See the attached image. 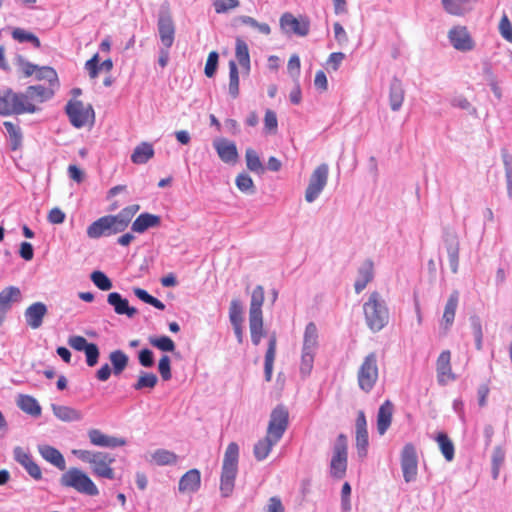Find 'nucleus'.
<instances>
[{
    "mask_svg": "<svg viewBox=\"0 0 512 512\" xmlns=\"http://www.w3.org/2000/svg\"><path fill=\"white\" fill-rule=\"evenodd\" d=\"M21 93H15L11 89L0 92V115H20L23 113H35L38 109L33 103H24Z\"/></svg>",
    "mask_w": 512,
    "mask_h": 512,
    "instance_id": "423d86ee",
    "label": "nucleus"
},
{
    "mask_svg": "<svg viewBox=\"0 0 512 512\" xmlns=\"http://www.w3.org/2000/svg\"><path fill=\"white\" fill-rule=\"evenodd\" d=\"M161 223V218L158 215L150 213L140 214L132 223L131 229L136 233H144L149 228L157 227Z\"/></svg>",
    "mask_w": 512,
    "mask_h": 512,
    "instance_id": "7c9ffc66",
    "label": "nucleus"
},
{
    "mask_svg": "<svg viewBox=\"0 0 512 512\" xmlns=\"http://www.w3.org/2000/svg\"><path fill=\"white\" fill-rule=\"evenodd\" d=\"M279 441H274L268 435H266L263 439L259 440L254 445V456L258 461H262L267 458L269 453L271 452L273 446H275Z\"/></svg>",
    "mask_w": 512,
    "mask_h": 512,
    "instance_id": "a19ab883",
    "label": "nucleus"
},
{
    "mask_svg": "<svg viewBox=\"0 0 512 512\" xmlns=\"http://www.w3.org/2000/svg\"><path fill=\"white\" fill-rule=\"evenodd\" d=\"M368 445V431L356 432V449L359 458L363 459L367 456Z\"/></svg>",
    "mask_w": 512,
    "mask_h": 512,
    "instance_id": "052dcab7",
    "label": "nucleus"
},
{
    "mask_svg": "<svg viewBox=\"0 0 512 512\" xmlns=\"http://www.w3.org/2000/svg\"><path fill=\"white\" fill-rule=\"evenodd\" d=\"M264 303V288L257 285L251 294L249 316H263L262 305Z\"/></svg>",
    "mask_w": 512,
    "mask_h": 512,
    "instance_id": "58836bf2",
    "label": "nucleus"
},
{
    "mask_svg": "<svg viewBox=\"0 0 512 512\" xmlns=\"http://www.w3.org/2000/svg\"><path fill=\"white\" fill-rule=\"evenodd\" d=\"M237 20L244 25L256 29L259 33L263 35H269L271 33V28L267 23H260L251 16L242 15L239 16Z\"/></svg>",
    "mask_w": 512,
    "mask_h": 512,
    "instance_id": "5fc2aeb1",
    "label": "nucleus"
},
{
    "mask_svg": "<svg viewBox=\"0 0 512 512\" xmlns=\"http://www.w3.org/2000/svg\"><path fill=\"white\" fill-rule=\"evenodd\" d=\"M329 166L326 163L318 165L309 178L305 190V200L313 203L322 193L328 182Z\"/></svg>",
    "mask_w": 512,
    "mask_h": 512,
    "instance_id": "1a4fd4ad",
    "label": "nucleus"
},
{
    "mask_svg": "<svg viewBox=\"0 0 512 512\" xmlns=\"http://www.w3.org/2000/svg\"><path fill=\"white\" fill-rule=\"evenodd\" d=\"M238 457L239 447L235 442H231L226 448L222 465L220 491L223 497H228L233 492L238 470Z\"/></svg>",
    "mask_w": 512,
    "mask_h": 512,
    "instance_id": "7ed1b4c3",
    "label": "nucleus"
},
{
    "mask_svg": "<svg viewBox=\"0 0 512 512\" xmlns=\"http://www.w3.org/2000/svg\"><path fill=\"white\" fill-rule=\"evenodd\" d=\"M17 65L21 68L25 77H30L35 74L37 65L27 61L23 56L18 55L16 58Z\"/></svg>",
    "mask_w": 512,
    "mask_h": 512,
    "instance_id": "774afa93",
    "label": "nucleus"
},
{
    "mask_svg": "<svg viewBox=\"0 0 512 512\" xmlns=\"http://www.w3.org/2000/svg\"><path fill=\"white\" fill-rule=\"evenodd\" d=\"M448 38L452 46L459 51H470L474 47L466 27L457 26L452 28L448 33Z\"/></svg>",
    "mask_w": 512,
    "mask_h": 512,
    "instance_id": "dca6fc26",
    "label": "nucleus"
},
{
    "mask_svg": "<svg viewBox=\"0 0 512 512\" xmlns=\"http://www.w3.org/2000/svg\"><path fill=\"white\" fill-rule=\"evenodd\" d=\"M249 328L251 341L255 346H258L262 336L264 335L263 316H249Z\"/></svg>",
    "mask_w": 512,
    "mask_h": 512,
    "instance_id": "37998d69",
    "label": "nucleus"
},
{
    "mask_svg": "<svg viewBox=\"0 0 512 512\" xmlns=\"http://www.w3.org/2000/svg\"><path fill=\"white\" fill-rule=\"evenodd\" d=\"M444 244L448 255L451 271L456 274L459 268L460 243L455 232H448L444 236Z\"/></svg>",
    "mask_w": 512,
    "mask_h": 512,
    "instance_id": "a211bd4d",
    "label": "nucleus"
},
{
    "mask_svg": "<svg viewBox=\"0 0 512 512\" xmlns=\"http://www.w3.org/2000/svg\"><path fill=\"white\" fill-rule=\"evenodd\" d=\"M229 94L234 99L239 95V72L234 60L229 61Z\"/></svg>",
    "mask_w": 512,
    "mask_h": 512,
    "instance_id": "09e8293b",
    "label": "nucleus"
},
{
    "mask_svg": "<svg viewBox=\"0 0 512 512\" xmlns=\"http://www.w3.org/2000/svg\"><path fill=\"white\" fill-rule=\"evenodd\" d=\"M318 329L314 322H309L304 331L300 373L306 377L312 369L314 357L318 349Z\"/></svg>",
    "mask_w": 512,
    "mask_h": 512,
    "instance_id": "20e7f679",
    "label": "nucleus"
},
{
    "mask_svg": "<svg viewBox=\"0 0 512 512\" xmlns=\"http://www.w3.org/2000/svg\"><path fill=\"white\" fill-rule=\"evenodd\" d=\"M245 158H246L247 168L250 171L257 172V173L264 171V167L260 161V158L254 149H252V148L246 149Z\"/></svg>",
    "mask_w": 512,
    "mask_h": 512,
    "instance_id": "864d4df0",
    "label": "nucleus"
},
{
    "mask_svg": "<svg viewBox=\"0 0 512 512\" xmlns=\"http://www.w3.org/2000/svg\"><path fill=\"white\" fill-rule=\"evenodd\" d=\"M235 182H236L237 188L243 193L252 195L256 192L252 178L246 173L239 174L236 177Z\"/></svg>",
    "mask_w": 512,
    "mask_h": 512,
    "instance_id": "6e6d98bb",
    "label": "nucleus"
},
{
    "mask_svg": "<svg viewBox=\"0 0 512 512\" xmlns=\"http://www.w3.org/2000/svg\"><path fill=\"white\" fill-rule=\"evenodd\" d=\"M393 404L386 400L380 407L377 413V431L379 435H384L389 429L392 422Z\"/></svg>",
    "mask_w": 512,
    "mask_h": 512,
    "instance_id": "c85d7f7f",
    "label": "nucleus"
},
{
    "mask_svg": "<svg viewBox=\"0 0 512 512\" xmlns=\"http://www.w3.org/2000/svg\"><path fill=\"white\" fill-rule=\"evenodd\" d=\"M35 76L38 80H47L51 85L56 83L58 80L56 71L48 66H37Z\"/></svg>",
    "mask_w": 512,
    "mask_h": 512,
    "instance_id": "bf43d9fd",
    "label": "nucleus"
},
{
    "mask_svg": "<svg viewBox=\"0 0 512 512\" xmlns=\"http://www.w3.org/2000/svg\"><path fill=\"white\" fill-rule=\"evenodd\" d=\"M88 437L90 443L98 447L116 448L126 444V440L124 438L106 435L99 429H90L88 431Z\"/></svg>",
    "mask_w": 512,
    "mask_h": 512,
    "instance_id": "aec40b11",
    "label": "nucleus"
},
{
    "mask_svg": "<svg viewBox=\"0 0 512 512\" xmlns=\"http://www.w3.org/2000/svg\"><path fill=\"white\" fill-rule=\"evenodd\" d=\"M107 302L114 309V312L118 315H125L128 318H133L137 314V309L131 307L126 298L118 292H111L107 296Z\"/></svg>",
    "mask_w": 512,
    "mask_h": 512,
    "instance_id": "5701e85b",
    "label": "nucleus"
},
{
    "mask_svg": "<svg viewBox=\"0 0 512 512\" xmlns=\"http://www.w3.org/2000/svg\"><path fill=\"white\" fill-rule=\"evenodd\" d=\"M158 382V377L154 373L141 371L136 383L133 384V388L137 391L145 388L153 389Z\"/></svg>",
    "mask_w": 512,
    "mask_h": 512,
    "instance_id": "8fccbe9b",
    "label": "nucleus"
},
{
    "mask_svg": "<svg viewBox=\"0 0 512 512\" xmlns=\"http://www.w3.org/2000/svg\"><path fill=\"white\" fill-rule=\"evenodd\" d=\"M445 11L460 16L469 11L476 0H441Z\"/></svg>",
    "mask_w": 512,
    "mask_h": 512,
    "instance_id": "473e14b6",
    "label": "nucleus"
},
{
    "mask_svg": "<svg viewBox=\"0 0 512 512\" xmlns=\"http://www.w3.org/2000/svg\"><path fill=\"white\" fill-rule=\"evenodd\" d=\"M506 452L505 449L501 446H496L492 452L491 456V474L493 479H497L499 477V473L501 467L505 461Z\"/></svg>",
    "mask_w": 512,
    "mask_h": 512,
    "instance_id": "c03bdc74",
    "label": "nucleus"
},
{
    "mask_svg": "<svg viewBox=\"0 0 512 512\" xmlns=\"http://www.w3.org/2000/svg\"><path fill=\"white\" fill-rule=\"evenodd\" d=\"M17 405L22 411L31 416L38 417L41 415V406L38 401L30 395H19Z\"/></svg>",
    "mask_w": 512,
    "mask_h": 512,
    "instance_id": "e433bc0d",
    "label": "nucleus"
},
{
    "mask_svg": "<svg viewBox=\"0 0 512 512\" xmlns=\"http://www.w3.org/2000/svg\"><path fill=\"white\" fill-rule=\"evenodd\" d=\"M86 356V364L89 367H94L99 360L100 351L95 343H91L88 348L84 351Z\"/></svg>",
    "mask_w": 512,
    "mask_h": 512,
    "instance_id": "e2e57ef3",
    "label": "nucleus"
},
{
    "mask_svg": "<svg viewBox=\"0 0 512 512\" xmlns=\"http://www.w3.org/2000/svg\"><path fill=\"white\" fill-rule=\"evenodd\" d=\"M154 156V149L152 144L142 142L137 145L131 155V161L134 164H145Z\"/></svg>",
    "mask_w": 512,
    "mask_h": 512,
    "instance_id": "f704fd0d",
    "label": "nucleus"
},
{
    "mask_svg": "<svg viewBox=\"0 0 512 512\" xmlns=\"http://www.w3.org/2000/svg\"><path fill=\"white\" fill-rule=\"evenodd\" d=\"M51 409L54 416L63 422H78L83 419L82 412L70 406L53 403Z\"/></svg>",
    "mask_w": 512,
    "mask_h": 512,
    "instance_id": "cd10ccee",
    "label": "nucleus"
},
{
    "mask_svg": "<svg viewBox=\"0 0 512 512\" xmlns=\"http://www.w3.org/2000/svg\"><path fill=\"white\" fill-rule=\"evenodd\" d=\"M149 343L153 347H155L163 352H173L175 350L174 341L170 337L165 336V335L159 336V337H156V336L150 337Z\"/></svg>",
    "mask_w": 512,
    "mask_h": 512,
    "instance_id": "603ef678",
    "label": "nucleus"
},
{
    "mask_svg": "<svg viewBox=\"0 0 512 512\" xmlns=\"http://www.w3.org/2000/svg\"><path fill=\"white\" fill-rule=\"evenodd\" d=\"M65 112L70 123L75 128H82L94 120V110L91 105L85 106L82 101L70 100L66 104Z\"/></svg>",
    "mask_w": 512,
    "mask_h": 512,
    "instance_id": "9d476101",
    "label": "nucleus"
},
{
    "mask_svg": "<svg viewBox=\"0 0 512 512\" xmlns=\"http://www.w3.org/2000/svg\"><path fill=\"white\" fill-rule=\"evenodd\" d=\"M114 461L108 453L97 452L95 461L92 464L93 473L101 478L114 479L115 474L110 464Z\"/></svg>",
    "mask_w": 512,
    "mask_h": 512,
    "instance_id": "4be33fe9",
    "label": "nucleus"
},
{
    "mask_svg": "<svg viewBox=\"0 0 512 512\" xmlns=\"http://www.w3.org/2000/svg\"><path fill=\"white\" fill-rule=\"evenodd\" d=\"M37 449L44 460H46L47 462L54 465L60 470H65L66 462L64 456L58 449L48 444H39L37 446Z\"/></svg>",
    "mask_w": 512,
    "mask_h": 512,
    "instance_id": "a878e982",
    "label": "nucleus"
},
{
    "mask_svg": "<svg viewBox=\"0 0 512 512\" xmlns=\"http://www.w3.org/2000/svg\"><path fill=\"white\" fill-rule=\"evenodd\" d=\"M139 209L140 206L134 204L123 208L117 215H106L97 219L88 226L87 236L98 239L125 231Z\"/></svg>",
    "mask_w": 512,
    "mask_h": 512,
    "instance_id": "f257e3e1",
    "label": "nucleus"
},
{
    "mask_svg": "<svg viewBox=\"0 0 512 512\" xmlns=\"http://www.w3.org/2000/svg\"><path fill=\"white\" fill-rule=\"evenodd\" d=\"M133 292L137 298H139L141 301L150 304L151 306L155 307L159 310H164L165 305L163 302H161L159 299L155 298L154 296L150 295L146 290L142 288H134Z\"/></svg>",
    "mask_w": 512,
    "mask_h": 512,
    "instance_id": "4d7b16f0",
    "label": "nucleus"
},
{
    "mask_svg": "<svg viewBox=\"0 0 512 512\" xmlns=\"http://www.w3.org/2000/svg\"><path fill=\"white\" fill-rule=\"evenodd\" d=\"M47 313V306L43 302H35L31 304L24 312V318L27 326L31 329L40 328Z\"/></svg>",
    "mask_w": 512,
    "mask_h": 512,
    "instance_id": "f3484780",
    "label": "nucleus"
},
{
    "mask_svg": "<svg viewBox=\"0 0 512 512\" xmlns=\"http://www.w3.org/2000/svg\"><path fill=\"white\" fill-rule=\"evenodd\" d=\"M157 28L162 45L170 48L175 39V24L168 6H161L158 13Z\"/></svg>",
    "mask_w": 512,
    "mask_h": 512,
    "instance_id": "4468645a",
    "label": "nucleus"
},
{
    "mask_svg": "<svg viewBox=\"0 0 512 512\" xmlns=\"http://www.w3.org/2000/svg\"><path fill=\"white\" fill-rule=\"evenodd\" d=\"M170 364V357L167 355H163L159 360L158 371L164 381H168L172 377Z\"/></svg>",
    "mask_w": 512,
    "mask_h": 512,
    "instance_id": "0e129e2a",
    "label": "nucleus"
},
{
    "mask_svg": "<svg viewBox=\"0 0 512 512\" xmlns=\"http://www.w3.org/2000/svg\"><path fill=\"white\" fill-rule=\"evenodd\" d=\"M63 487L73 488L77 492L89 496H97L99 490L90 477L78 468H70L60 477Z\"/></svg>",
    "mask_w": 512,
    "mask_h": 512,
    "instance_id": "39448f33",
    "label": "nucleus"
},
{
    "mask_svg": "<svg viewBox=\"0 0 512 512\" xmlns=\"http://www.w3.org/2000/svg\"><path fill=\"white\" fill-rule=\"evenodd\" d=\"M11 35H12V38L14 40H16V41H18L20 43L29 42L35 48H40L41 47V42H40L39 38L35 34L29 32V31H27V30H25L23 28H18V27L14 28L12 30Z\"/></svg>",
    "mask_w": 512,
    "mask_h": 512,
    "instance_id": "de8ad7c7",
    "label": "nucleus"
},
{
    "mask_svg": "<svg viewBox=\"0 0 512 512\" xmlns=\"http://www.w3.org/2000/svg\"><path fill=\"white\" fill-rule=\"evenodd\" d=\"M213 147L217 151L219 158L227 164H234L238 159V151L234 142L225 138H219L213 141Z\"/></svg>",
    "mask_w": 512,
    "mask_h": 512,
    "instance_id": "6ab92c4d",
    "label": "nucleus"
},
{
    "mask_svg": "<svg viewBox=\"0 0 512 512\" xmlns=\"http://www.w3.org/2000/svg\"><path fill=\"white\" fill-rule=\"evenodd\" d=\"M367 327L374 333L381 331L389 322V309L381 294L373 291L363 304Z\"/></svg>",
    "mask_w": 512,
    "mask_h": 512,
    "instance_id": "f03ea898",
    "label": "nucleus"
},
{
    "mask_svg": "<svg viewBox=\"0 0 512 512\" xmlns=\"http://www.w3.org/2000/svg\"><path fill=\"white\" fill-rule=\"evenodd\" d=\"M289 425V412L283 405L276 406L271 414L267 434L274 441H280Z\"/></svg>",
    "mask_w": 512,
    "mask_h": 512,
    "instance_id": "9b49d317",
    "label": "nucleus"
},
{
    "mask_svg": "<svg viewBox=\"0 0 512 512\" xmlns=\"http://www.w3.org/2000/svg\"><path fill=\"white\" fill-rule=\"evenodd\" d=\"M24 97V103H32L35 102H45L52 98L54 92L51 88H47L43 85H32L27 87L24 93H21Z\"/></svg>",
    "mask_w": 512,
    "mask_h": 512,
    "instance_id": "393cba45",
    "label": "nucleus"
},
{
    "mask_svg": "<svg viewBox=\"0 0 512 512\" xmlns=\"http://www.w3.org/2000/svg\"><path fill=\"white\" fill-rule=\"evenodd\" d=\"M13 456L15 461L19 463L32 478L35 480H40L42 478V471L39 465L33 460L28 451L17 446L13 449Z\"/></svg>",
    "mask_w": 512,
    "mask_h": 512,
    "instance_id": "2eb2a0df",
    "label": "nucleus"
},
{
    "mask_svg": "<svg viewBox=\"0 0 512 512\" xmlns=\"http://www.w3.org/2000/svg\"><path fill=\"white\" fill-rule=\"evenodd\" d=\"M276 335L272 334L268 341V348L265 354L264 373L266 381H270L272 378L273 364L276 355Z\"/></svg>",
    "mask_w": 512,
    "mask_h": 512,
    "instance_id": "c9c22d12",
    "label": "nucleus"
},
{
    "mask_svg": "<svg viewBox=\"0 0 512 512\" xmlns=\"http://www.w3.org/2000/svg\"><path fill=\"white\" fill-rule=\"evenodd\" d=\"M374 278V264L372 260H365L358 269V276L354 284L355 292L361 293Z\"/></svg>",
    "mask_w": 512,
    "mask_h": 512,
    "instance_id": "bb28decb",
    "label": "nucleus"
},
{
    "mask_svg": "<svg viewBox=\"0 0 512 512\" xmlns=\"http://www.w3.org/2000/svg\"><path fill=\"white\" fill-rule=\"evenodd\" d=\"M151 459L159 466L171 465L177 462V455L166 449H157L152 453Z\"/></svg>",
    "mask_w": 512,
    "mask_h": 512,
    "instance_id": "49530a36",
    "label": "nucleus"
},
{
    "mask_svg": "<svg viewBox=\"0 0 512 512\" xmlns=\"http://www.w3.org/2000/svg\"><path fill=\"white\" fill-rule=\"evenodd\" d=\"M333 30H334V37L337 41L338 45L341 47H344L348 44L349 38L348 35L343 28V26L339 22H335L333 24Z\"/></svg>",
    "mask_w": 512,
    "mask_h": 512,
    "instance_id": "338daca9",
    "label": "nucleus"
},
{
    "mask_svg": "<svg viewBox=\"0 0 512 512\" xmlns=\"http://www.w3.org/2000/svg\"><path fill=\"white\" fill-rule=\"evenodd\" d=\"M213 5H214L216 13L221 14V13H225L231 9L238 7L239 1L238 0H215Z\"/></svg>",
    "mask_w": 512,
    "mask_h": 512,
    "instance_id": "69168bd1",
    "label": "nucleus"
},
{
    "mask_svg": "<svg viewBox=\"0 0 512 512\" xmlns=\"http://www.w3.org/2000/svg\"><path fill=\"white\" fill-rule=\"evenodd\" d=\"M404 97L405 91L402 82L398 78H393L389 89V104L392 111L400 110Z\"/></svg>",
    "mask_w": 512,
    "mask_h": 512,
    "instance_id": "c756f323",
    "label": "nucleus"
},
{
    "mask_svg": "<svg viewBox=\"0 0 512 512\" xmlns=\"http://www.w3.org/2000/svg\"><path fill=\"white\" fill-rule=\"evenodd\" d=\"M348 465V438L339 434L332 447L330 461V475L336 479H342L346 475Z\"/></svg>",
    "mask_w": 512,
    "mask_h": 512,
    "instance_id": "0eeeda50",
    "label": "nucleus"
},
{
    "mask_svg": "<svg viewBox=\"0 0 512 512\" xmlns=\"http://www.w3.org/2000/svg\"><path fill=\"white\" fill-rule=\"evenodd\" d=\"M201 485V474L198 469L187 471L179 480L178 489L181 493H195Z\"/></svg>",
    "mask_w": 512,
    "mask_h": 512,
    "instance_id": "b1692460",
    "label": "nucleus"
},
{
    "mask_svg": "<svg viewBox=\"0 0 512 512\" xmlns=\"http://www.w3.org/2000/svg\"><path fill=\"white\" fill-rule=\"evenodd\" d=\"M90 279L94 285L102 291H108L113 286L112 281L102 271H93L90 275Z\"/></svg>",
    "mask_w": 512,
    "mask_h": 512,
    "instance_id": "13d9d810",
    "label": "nucleus"
},
{
    "mask_svg": "<svg viewBox=\"0 0 512 512\" xmlns=\"http://www.w3.org/2000/svg\"><path fill=\"white\" fill-rule=\"evenodd\" d=\"M113 374L119 376L127 368L129 357L122 350H114L109 354Z\"/></svg>",
    "mask_w": 512,
    "mask_h": 512,
    "instance_id": "4c0bfd02",
    "label": "nucleus"
},
{
    "mask_svg": "<svg viewBox=\"0 0 512 512\" xmlns=\"http://www.w3.org/2000/svg\"><path fill=\"white\" fill-rule=\"evenodd\" d=\"M357 379L360 389L364 392L368 393L373 389L378 380L376 353L372 352L364 358L361 366L359 367Z\"/></svg>",
    "mask_w": 512,
    "mask_h": 512,
    "instance_id": "6e6552de",
    "label": "nucleus"
},
{
    "mask_svg": "<svg viewBox=\"0 0 512 512\" xmlns=\"http://www.w3.org/2000/svg\"><path fill=\"white\" fill-rule=\"evenodd\" d=\"M243 305L239 299H233L229 307V320L232 326L243 323Z\"/></svg>",
    "mask_w": 512,
    "mask_h": 512,
    "instance_id": "3c124183",
    "label": "nucleus"
},
{
    "mask_svg": "<svg viewBox=\"0 0 512 512\" xmlns=\"http://www.w3.org/2000/svg\"><path fill=\"white\" fill-rule=\"evenodd\" d=\"M281 31L285 35H297L305 37L310 31V21L307 17L296 18L292 13L285 12L279 19Z\"/></svg>",
    "mask_w": 512,
    "mask_h": 512,
    "instance_id": "ddd939ff",
    "label": "nucleus"
},
{
    "mask_svg": "<svg viewBox=\"0 0 512 512\" xmlns=\"http://www.w3.org/2000/svg\"><path fill=\"white\" fill-rule=\"evenodd\" d=\"M219 55L216 51H212L209 53L206 65H205V75L209 78L213 77L216 73L218 66Z\"/></svg>",
    "mask_w": 512,
    "mask_h": 512,
    "instance_id": "680f3d73",
    "label": "nucleus"
},
{
    "mask_svg": "<svg viewBox=\"0 0 512 512\" xmlns=\"http://www.w3.org/2000/svg\"><path fill=\"white\" fill-rule=\"evenodd\" d=\"M450 361V351H442L436 362L437 380L440 385H445L449 380L455 379V375L452 373Z\"/></svg>",
    "mask_w": 512,
    "mask_h": 512,
    "instance_id": "412c9836",
    "label": "nucleus"
},
{
    "mask_svg": "<svg viewBox=\"0 0 512 512\" xmlns=\"http://www.w3.org/2000/svg\"><path fill=\"white\" fill-rule=\"evenodd\" d=\"M21 299V291L18 287L9 286L0 292V310L7 312L13 302Z\"/></svg>",
    "mask_w": 512,
    "mask_h": 512,
    "instance_id": "72a5a7b5",
    "label": "nucleus"
},
{
    "mask_svg": "<svg viewBox=\"0 0 512 512\" xmlns=\"http://www.w3.org/2000/svg\"><path fill=\"white\" fill-rule=\"evenodd\" d=\"M458 302H459V292L457 290H454L449 295V298H448L447 303L444 308L441 325L444 326L445 330H448L454 322L456 309L458 307Z\"/></svg>",
    "mask_w": 512,
    "mask_h": 512,
    "instance_id": "2f4dec72",
    "label": "nucleus"
},
{
    "mask_svg": "<svg viewBox=\"0 0 512 512\" xmlns=\"http://www.w3.org/2000/svg\"><path fill=\"white\" fill-rule=\"evenodd\" d=\"M401 470L406 483L414 482L418 474V455L412 443L404 445L400 456Z\"/></svg>",
    "mask_w": 512,
    "mask_h": 512,
    "instance_id": "f8f14e48",
    "label": "nucleus"
},
{
    "mask_svg": "<svg viewBox=\"0 0 512 512\" xmlns=\"http://www.w3.org/2000/svg\"><path fill=\"white\" fill-rule=\"evenodd\" d=\"M3 126L5 127L8 135H9L11 150L15 151V150L19 149L22 144V133H21L20 127L13 124L10 121H5L3 123Z\"/></svg>",
    "mask_w": 512,
    "mask_h": 512,
    "instance_id": "a18cd8bd",
    "label": "nucleus"
},
{
    "mask_svg": "<svg viewBox=\"0 0 512 512\" xmlns=\"http://www.w3.org/2000/svg\"><path fill=\"white\" fill-rule=\"evenodd\" d=\"M435 440L438 443L441 453L443 454L446 461L451 462L454 459L455 449L454 444L449 439L447 434L440 432L435 437Z\"/></svg>",
    "mask_w": 512,
    "mask_h": 512,
    "instance_id": "79ce46f5",
    "label": "nucleus"
},
{
    "mask_svg": "<svg viewBox=\"0 0 512 512\" xmlns=\"http://www.w3.org/2000/svg\"><path fill=\"white\" fill-rule=\"evenodd\" d=\"M235 54L240 66L248 74L250 72L249 49L246 42L241 38L236 39Z\"/></svg>",
    "mask_w": 512,
    "mask_h": 512,
    "instance_id": "ea45409f",
    "label": "nucleus"
}]
</instances>
